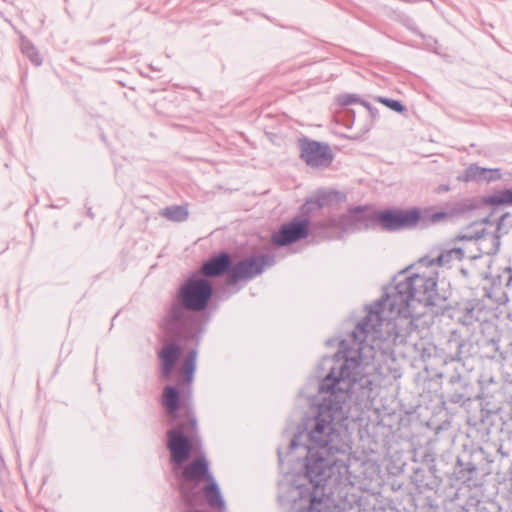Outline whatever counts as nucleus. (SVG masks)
<instances>
[{"label":"nucleus","instance_id":"obj_1","mask_svg":"<svg viewBox=\"0 0 512 512\" xmlns=\"http://www.w3.org/2000/svg\"><path fill=\"white\" fill-rule=\"evenodd\" d=\"M437 282L433 275L415 273L396 282L391 292L369 307L368 314L356 325L346 339L340 342L339 353L323 358L321 365L329 369L319 385L322 400L314 414L306 417L303 430L295 434L289 445L294 450L304 445L306 477L316 489L326 486L329 479L341 481L349 474L352 438L339 423L345 419L343 404L353 401L367 407L375 399L376 387L369 356L373 348L366 344L370 332H377L385 320L384 314L394 320V327L410 334L415 328L414 303L432 304Z\"/></svg>","mask_w":512,"mask_h":512},{"label":"nucleus","instance_id":"obj_2","mask_svg":"<svg viewBox=\"0 0 512 512\" xmlns=\"http://www.w3.org/2000/svg\"><path fill=\"white\" fill-rule=\"evenodd\" d=\"M213 295L212 284L197 274L180 286L161 322V328L171 338L198 340L203 333L201 321L194 312L207 309Z\"/></svg>","mask_w":512,"mask_h":512},{"label":"nucleus","instance_id":"obj_3","mask_svg":"<svg viewBox=\"0 0 512 512\" xmlns=\"http://www.w3.org/2000/svg\"><path fill=\"white\" fill-rule=\"evenodd\" d=\"M161 404L169 417V424L174 426L167 432V447L171 461L181 465L191 455L192 437L197 431V419L194 412L183 404L180 405V394L176 387L167 385L162 394Z\"/></svg>","mask_w":512,"mask_h":512},{"label":"nucleus","instance_id":"obj_4","mask_svg":"<svg viewBox=\"0 0 512 512\" xmlns=\"http://www.w3.org/2000/svg\"><path fill=\"white\" fill-rule=\"evenodd\" d=\"M274 264L275 258L270 254L249 256L233 264L231 256L227 252H221L205 261L200 273L204 277H219L226 274L227 285H235L261 275L267 267Z\"/></svg>","mask_w":512,"mask_h":512},{"label":"nucleus","instance_id":"obj_5","mask_svg":"<svg viewBox=\"0 0 512 512\" xmlns=\"http://www.w3.org/2000/svg\"><path fill=\"white\" fill-rule=\"evenodd\" d=\"M422 219V213L418 208L367 212L363 207H360L357 216L361 229L380 228L389 232L415 228Z\"/></svg>","mask_w":512,"mask_h":512},{"label":"nucleus","instance_id":"obj_6","mask_svg":"<svg viewBox=\"0 0 512 512\" xmlns=\"http://www.w3.org/2000/svg\"><path fill=\"white\" fill-rule=\"evenodd\" d=\"M182 479L192 482L207 481L208 485L203 488V495L212 508L224 509L225 502L220 493L219 486L209 471V463L206 457L199 456L188 463L182 470Z\"/></svg>","mask_w":512,"mask_h":512},{"label":"nucleus","instance_id":"obj_7","mask_svg":"<svg viewBox=\"0 0 512 512\" xmlns=\"http://www.w3.org/2000/svg\"><path fill=\"white\" fill-rule=\"evenodd\" d=\"M491 230H482L479 234L466 235L465 238L480 237L482 238V253L487 255H495L498 253L501 245V237L509 232L512 228V214L505 213L502 215L494 226L489 222Z\"/></svg>","mask_w":512,"mask_h":512},{"label":"nucleus","instance_id":"obj_8","mask_svg":"<svg viewBox=\"0 0 512 512\" xmlns=\"http://www.w3.org/2000/svg\"><path fill=\"white\" fill-rule=\"evenodd\" d=\"M300 158L311 168H327L333 161V154L326 143L303 138L299 140Z\"/></svg>","mask_w":512,"mask_h":512},{"label":"nucleus","instance_id":"obj_9","mask_svg":"<svg viewBox=\"0 0 512 512\" xmlns=\"http://www.w3.org/2000/svg\"><path fill=\"white\" fill-rule=\"evenodd\" d=\"M310 228L307 219L294 217L291 221L281 225L277 232L272 234V242L283 247L293 244L309 236Z\"/></svg>","mask_w":512,"mask_h":512},{"label":"nucleus","instance_id":"obj_10","mask_svg":"<svg viewBox=\"0 0 512 512\" xmlns=\"http://www.w3.org/2000/svg\"><path fill=\"white\" fill-rule=\"evenodd\" d=\"M358 209H360V206L350 209L348 214L314 221L310 224V229L319 232H326L332 229L339 230L340 232L361 230L360 222L357 220Z\"/></svg>","mask_w":512,"mask_h":512},{"label":"nucleus","instance_id":"obj_11","mask_svg":"<svg viewBox=\"0 0 512 512\" xmlns=\"http://www.w3.org/2000/svg\"><path fill=\"white\" fill-rule=\"evenodd\" d=\"M470 348V341L462 337L458 331L453 330L442 349L445 354V363L462 361L469 354Z\"/></svg>","mask_w":512,"mask_h":512},{"label":"nucleus","instance_id":"obj_12","mask_svg":"<svg viewBox=\"0 0 512 512\" xmlns=\"http://www.w3.org/2000/svg\"><path fill=\"white\" fill-rule=\"evenodd\" d=\"M454 474L458 482L470 489L477 488L482 485L477 465L471 461H464L461 457L457 458V467Z\"/></svg>","mask_w":512,"mask_h":512},{"label":"nucleus","instance_id":"obj_13","mask_svg":"<svg viewBox=\"0 0 512 512\" xmlns=\"http://www.w3.org/2000/svg\"><path fill=\"white\" fill-rule=\"evenodd\" d=\"M501 170L498 168H483L476 164L469 165L464 172L457 177L461 182H493L501 179Z\"/></svg>","mask_w":512,"mask_h":512},{"label":"nucleus","instance_id":"obj_14","mask_svg":"<svg viewBox=\"0 0 512 512\" xmlns=\"http://www.w3.org/2000/svg\"><path fill=\"white\" fill-rule=\"evenodd\" d=\"M161 362V374L170 378L172 371L181 356V348L175 342L165 343L157 354Z\"/></svg>","mask_w":512,"mask_h":512},{"label":"nucleus","instance_id":"obj_15","mask_svg":"<svg viewBox=\"0 0 512 512\" xmlns=\"http://www.w3.org/2000/svg\"><path fill=\"white\" fill-rule=\"evenodd\" d=\"M178 489L180 497L187 507L195 508L199 505L203 489H200L198 482L182 479L178 484Z\"/></svg>","mask_w":512,"mask_h":512},{"label":"nucleus","instance_id":"obj_16","mask_svg":"<svg viewBox=\"0 0 512 512\" xmlns=\"http://www.w3.org/2000/svg\"><path fill=\"white\" fill-rule=\"evenodd\" d=\"M465 257V250L461 247H455L443 251L434 259L422 258L419 263L421 265L431 266L438 264L440 266H450L454 261H461Z\"/></svg>","mask_w":512,"mask_h":512},{"label":"nucleus","instance_id":"obj_17","mask_svg":"<svg viewBox=\"0 0 512 512\" xmlns=\"http://www.w3.org/2000/svg\"><path fill=\"white\" fill-rule=\"evenodd\" d=\"M196 358L197 351L192 349L189 351L181 367L183 382H185L189 388L194 379V373L196 370Z\"/></svg>","mask_w":512,"mask_h":512},{"label":"nucleus","instance_id":"obj_18","mask_svg":"<svg viewBox=\"0 0 512 512\" xmlns=\"http://www.w3.org/2000/svg\"><path fill=\"white\" fill-rule=\"evenodd\" d=\"M484 225H489V220L488 219H484L480 223L473 222L468 227H466L463 232L459 233L457 235L456 239H459V240H469V241L475 240L478 243L479 250L482 252V245H481L482 238L476 237V236L472 237V238H465L463 236L473 235V234H476V233L479 234V232L482 231V230H491L490 228L484 227Z\"/></svg>","mask_w":512,"mask_h":512},{"label":"nucleus","instance_id":"obj_19","mask_svg":"<svg viewBox=\"0 0 512 512\" xmlns=\"http://www.w3.org/2000/svg\"><path fill=\"white\" fill-rule=\"evenodd\" d=\"M160 215L172 222H183L188 219L189 212L184 206L173 205L162 209Z\"/></svg>","mask_w":512,"mask_h":512},{"label":"nucleus","instance_id":"obj_20","mask_svg":"<svg viewBox=\"0 0 512 512\" xmlns=\"http://www.w3.org/2000/svg\"><path fill=\"white\" fill-rule=\"evenodd\" d=\"M459 313L458 321L465 326H470L479 320L481 309L476 308L472 303H467Z\"/></svg>","mask_w":512,"mask_h":512},{"label":"nucleus","instance_id":"obj_21","mask_svg":"<svg viewBox=\"0 0 512 512\" xmlns=\"http://www.w3.org/2000/svg\"><path fill=\"white\" fill-rule=\"evenodd\" d=\"M476 208H477V205L474 200L463 199V200L453 203L449 207V213H450V216H460V215H465V214L473 211Z\"/></svg>","mask_w":512,"mask_h":512},{"label":"nucleus","instance_id":"obj_22","mask_svg":"<svg viewBox=\"0 0 512 512\" xmlns=\"http://www.w3.org/2000/svg\"><path fill=\"white\" fill-rule=\"evenodd\" d=\"M336 101L342 107L358 103L364 106L371 113L374 111V108L371 106V104L365 100H362L358 94H340L337 96Z\"/></svg>","mask_w":512,"mask_h":512},{"label":"nucleus","instance_id":"obj_23","mask_svg":"<svg viewBox=\"0 0 512 512\" xmlns=\"http://www.w3.org/2000/svg\"><path fill=\"white\" fill-rule=\"evenodd\" d=\"M486 202L490 205H511L512 204V189H504L495 192L494 194L490 195Z\"/></svg>","mask_w":512,"mask_h":512},{"label":"nucleus","instance_id":"obj_24","mask_svg":"<svg viewBox=\"0 0 512 512\" xmlns=\"http://www.w3.org/2000/svg\"><path fill=\"white\" fill-rule=\"evenodd\" d=\"M334 192L325 191V190H319L317 191L311 199L315 203L316 207H318L320 210L330 204V202L333 200Z\"/></svg>","mask_w":512,"mask_h":512},{"label":"nucleus","instance_id":"obj_25","mask_svg":"<svg viewBox=\"0 0 512 512\" xmlns=\"http://www.w3.org/2000/svg\"><path fill=\"white\" fill-rule=\"evenodd\" d=\"M320 211V209L318 207H316L315 203L313 202V200L311 199V197L309 199H307L305 201V203L300 207V210H299V218L300 219H307L308 222H309V225L311 224V217L318 213Z\"/></svg>","mask_w":512,"mask_h":512},{"label":"nucleus","instance_id":"obj_26","mask_svg":"<svg viewBox=\"0 0 512 512\" xmlns=\"http://www.w3.org/2000/svg\"><path fill=\"white\" fill-rule=\"evenodd\" d=\"M21 49L23 54H25L36 66H40L42 64V58L32 43L23 41Z\"/></svg>","mask_w":512,"mask_h":512},{"label":"nucleus","instance_id":"obj_27","mask_svg":"<svg viewBox=\"0 0 512 512\" xmlns=\"http://www.w3.org/2000/svg\"><path fill=\"white\" fill-rule=\"evenodd\" d=\"M449 215V211H437L433 213H429L428 211H426L424 214H422L423 219L420 221V224H422V226H427L428 224H435L445 219Z\"/></svg>","mask_w":512,"mask_h":512},{"label":"nucleus","instance_id":"obj_28","mask_svg":"<svg viewBox=\"0 0 512 512\" xmlns=\"http://www.w3.org/2000/svg\"><path fill=\"white\" fill-rule=\"evenodd\" d=\"M376 100L397 113H403L406 111V107L399 100L386 97H377Z\"/></svg>","mask_w":512,"mask_h":512},{"label":"nucleus","instance_id":"obj_29","mask_svg":"<svg viewBox=\"0 0 512 512\" xmlns=\"http://www.w3.org/2000/svg\"><path fill=\"white\" fill-rule=\"evenodd\" d=\"M505 272L508 274V279L506 282L507 287H512V267H507Z\"/></svg>","mask_w":512,"mask_h":512},{"label":"nucleus","instance_id":"obj_30","mask_svg":"<svg viewBox=\"0 0 512 512\" xmlns=\"http://www.w3.org/2000/svg\"><path fill=\"white\" fill-rule=\"evenodd\" d=\"M448 191H450V187L448 185H445V184H441V185H439L436 188V192L437 193H445V192H448Z\"/></svg>","mask_w":512,"mask_h":512},{"label":"nucleus","instance_id":"obj_31","mask_svg":"<svg viewBox=\"0 0 512 512\" xmlns=\"http://www.w3.org/2000/svg\"><path fill=\"white\" fill-rule=\"evenodd\" d=\"M460 380V375L457 374L456 376H451L450 378V382L451 383H455V382H458Z\"/></svg>","mask_w":512,"mask_h":512},{"label":"nucleus","instance_id":"obj_32","mask_svg":"<svg viewBox=\"0 0 512 512\" xmlns=\"http://www.w3.org/2000/svg\"><path fill=\"white\" fill-rule=\"evenodd\" d=\"M461 272H462L463 274H466V270H465V269H462V270H461Z\"/></svg>","mask_w":512,"mask_h":512}]
</instances>
